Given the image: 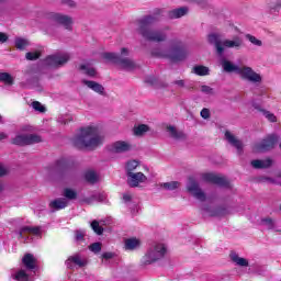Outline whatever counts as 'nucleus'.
<instances>
[{
	"mask_svg": "<svg viewBox=\"0 0 281 281\" xmlns=\"http://www.w3.org/2000/svg\"><path fill=\"white\" fill-rule=\"evenodd\" d=\"M86 203H91V199H87V200H86Z\"/></svg>",
	"mask_w": 281,
	"mask_h": 281,
	"instance_id": "61",
	"label": "nucleus"
},
{
	"mask_svg": "<svg viewBox=\"0 0 281 281\" xmlns=\"http://www.w3.org/2000/svg\"><path fill=\"white\" fill-rule=\"evenodd\" d=\"M27 45H30V42H27V40L23 38V37H16L15 38V47L16 49H25L27 47Z\"/></svg>",
	"mask_w": 281,
	"mask_h": 281,
	"instance_id": "40",
	"label": "nucleus"
},
{
	"mask_svg": "<svg viewBox=\"0 0 281 281\" xmlns=\"http://www.w3.org/2000/svg\"><path fill=\"white\" fill-rule=\"evenodd\" d=\"M148 178L142 172H134L127 175V184L130 188H137L139 183L146 182Z\"/></svg>",
	"mask_w": 281,
	"mask_h": 281,
	"instance_id": "15",
	"label": "nucleus"
},
{
	"mask_svg": "<svg viewBox=\"0 0 281 281\" xmlns=\"http://www.w3.org/2000/svg\"><path fill=\"white\" fill-rule=\"evenodd\" d=\"M201 117H203V120H210V109L204 108L202 109V111L200 112Z\"/></svg>",
	"mask_w": 281,
	"mask_h": 281,
	"instance_id": "51",
	"label": "nucleus"
},
{
	"mask_svg": "<svg viewBox=\"0 0 281 281\" xmlns=\"http://www.w3.org/2000/svg\"><path fill=\"white\" fill-rule=\"evenodd\" d=\"M188 48L179 41L172 42L169 49L154 48L151 49V56L156 58H168L171 63H182L188 58Z\"/></svg>",
	"mask_w": 281,
	"mask_h": 281,
	"instance_id": "3",
	"label": "nucleus"
},
{
	"mask_svg": "<svg viewBox=\"0 0 281 281\" xmlns=\"http://www.w3.org/2000/svg\"><path fill=\"white\" fill-rule=\"evenodd\" d=\"M22 262L29 271H33V269H36V259L34 258V255L26 254L22 258Z\"/></svg>",
	"mask_w": 281,
	"mask_h": 281,
	"instance_id": "26",
	"label": "nucleus"
},
{
	"mask_svg": "<svg viewBox=\"0 0 281 281\" xmlns=\"http://www.w3.org/2000/svg\"><path fill=\"white\" fill-rule=\"evenodd\" d=\"M207 42L215 47L217 56L225 54V47H223V35L221 33H211L207 35Z\"/></svg>",
	"mask_w": 281,
	"mask_h": 281,
	"instance_id": "13",
	"label": "nucleus"
},
{
	"mask_svg": "<svg viewBox=\"0 0 281 281\" xmlns=\"http://www.w3.org/2000/svg\"><path fill=\"white\" fill-rule=\"evenodd\" d=\"M167 133H169L172 139H186V134L183 132L177 131V127L172 125L167 126Z\"/></svg>",
	"mask_w": 281,
	"mask_h": 281,
	"instance_id": "29",
	"label": "nucleus"
},
{
	"mask_svg": "<svg viewBox=\"0 0 281 281\" xmlns=\"http://www.w3.org/2000/svg\"><path fill=\"white\" fill-rule=\"evenodd\" d=\"M25 234H32L33 236H41V227H38V226H24L20 229V238H24V240L27 241V238L25 237Z\"/></svg>",
	"mask_w": 281,
	"mask_h": 281,
	"instance_id": "21",
	"label": "nucleus"
},
{
	"mask_svg": "<svg viewBox=\"0 0 281 281\" xmlns=\"http://www.w3.org/2000/svg\"><path fill=\"white\" fill-rule=\"evenodd\" d=\"M25 58L26 60H38V58H41V52H29Z\"/></svg>",
	"mask_w": 281,
	"mask_h": 281,
	"instance_id": "45",
	"label": "nucleus"
},
{
	"mask_svg": "<svg viewBox=\"0 0 281 281\" xmlns=\"http://www.w3.org/2000/svg\"><path fill=\"white\" fill-rule=\"evenodd\" d=\"M161 21V15L159 13L145 15L136 21L137 32L142 35L145 41L150 43H164L168 40L169 27L154 30L150 29L155 23Z\"/></svg>",
	"mask_w": 281,
	"mask_h": 281,
	"instance_id": "1",
	"label": "nucleus"
},
{
	"mask_svg": "<svg viewBox=\"0 0 281 281\" xmlns=\"http://www.w3.org/2000/svg\"><path fill=\"white\" fill-rule=\"evenodd\" d=\"M202 179L203 181H206V183H214L215 186H220V188H227L228 190H232V183L223 176L215 173H203Z\"/></svg>",
	"mask_w": 281,
	"mask_h": 281,
	"instance_id": "12",
	"label": "nucleus"
},
{
	"mask_svg": "<svg viewBox=\"0 0 281 281\" xmlns=\"http://www.w3.org/2000/svg\"><path fill=\"white\" fill-rule=\"evenodd\" d=\"M8 175V167L0 164V177H5Z\"/></svg>",
	"mask_w": 281,
	"mask_h": 281,
	"instance_id": "55",
	"label": "nucleus"
},
{
	"mask_svg": "<svg viewBox=\"0 0 281 281\" xmlns=\"http://www.w3.org/2000/svg\"><path fill=\"white\" fill-rule=\"evenodd\" d=\"M188 12H189L188 7H182V8H178L169 11L168 16L169 19H181V16H186Z\"/></svg>",
	"mask_w": 281,
	"mask_h": 281,
	"instance_id": "27",
	"label": "nucleus"
},
{
	"mask_svg": "<svg viewBox=\"0 0 281 281\" xmlns=\"http://www.w3.org/2000/svg\"><path fill=\"white\" fill-rule=\"evenodd\" d=\"M43 138L37 134H18L11 139L14 146H32L33 144H41Z\"/></svg>",
	"mask_w": 281,
	"mask_h": 281,
	"instance_id": "8",
	"label": "nucleus"
},
{
	"mask_svg": "<svg viewBox=\"0 0 281 281\" xmlns=\"http://www.w3.org/2000/svg\"><path fill=\"white\" fill-rule=\"evenodd\" d=\"M75 239H76L77 243H80V241L85 240V232L76 231L75 232Z\"/></svg>",
	"mask_w": 281,
	"mask_h": 281,
	"instance_id": "49",
	"label": "nucleus"
},
{
	"mask_svg": "<svg viewBox=\"0 0 281 281\" xmlns=\"http://www.w3.org/2000/svg\"><path fill=\"white\" fill-rule=\"evenodd\" d=\"M15 280L18 281H29L30 277L27 276V273L25 272V270H20L18 271V273L15 274Z\"/></svg>",
	"mask_w": 281,
	"mask_h": 281,
	"instance_id": "44",
	"label": "nucleus"
},
{
	"mask_svg": "<svg viewBox=\"0 0 281 281\" xmlns=\"http://www.w3.org/2000/svg\"><path fill=\"white\" fill-rule=\"evenodd\" d=\"M64 124H67V122H66V121H64Z\"/></svg>",
	"mask_w": 281,
	"mask_h": 281,
	"instance_id": "64",
	"label": "nucleus"
},
{
	"mask_svg": "<svg viewBox=\"0 0 281 281\" xmlns=\"http://www.w3.org/2000/svg\"><path fill=\"white\" fill-rule=\"evenodd\" d=\"M8 34L3 33V32H0V43H8Z\"/></svg>",
	"mask_w": 281,
	"mask_h": 281,
	"instance_id": "56",
	"label": "nucleus"
},
{
	"mask_svg": "<svg viewBox=\"0 0 281 281\" xmlns=\"http://www.w3.org/2000/svg\"><path fill=\"white\" fill-rule=\"evenodd\" d=\"M139 162L137 160H132L126 164V175L134 173L137 170Z\"/></svg>",
	"mask_w": 281,
	"mask_h": 281,
	"instance_id": "39",
	"label": "nucleus"
},
{
	"mask_svg": "<svg viewBox=\"0 0 281 281\" xmlns=\"http://www.w3.org/2000/svg\"><path fill=\"white\" fill-rule=\"evenodd\" d=\"M237 74L240 76L241 80H247L248 82H252V85H260V82H262V76L249 66L240 67Z\"/></svg>",
	"mask_w": 281,
	"mask_h": 281,
	"instance_id": "10",
	"label": "nucleus"
},
{
	"mask_svg": "<svg viewBox=\"0 0 281 281\" xmlns=\"http://www.w3.org/2000/svg\"><path fill=\"white\" fill-rule=\"evenodd\" d=\"M3 192V184L0 182V193Z\"/></svg>",
	"mask_w": 281,
	"mask_h": 281,
	"instance_id": "60",
	"label": "nucleus"
},
{
	"mask_svg": "<svg viewBox=\"0 0 281 281\" xmlns=\"http://www.w3.org/2000/svg\"><path fill=\"white\" fill-rule=\"evenodd\" d=\"M79 71H82V74L89 76V78H95V76H98V71H95V68L85 64L79 66Z\"/></svg>",
	"mask_w": 281,
	"mask_h": 281,
	"instance_id": "30",
	"label": "nucleus"
},
{
	"mask_svg": "<svg viewBox=\"0 0 281 281\" xmlns=\"http://www.w3.org/2000/svg\"><path fill=\"white\" fill-rule=\"evenodd\" d=\"M85 179L88 183H98V173H95L93 170H88L85 173Z\"/></svg>",
	"mask_w": 281,
	"mask_h": 281,
	"instance_id": "35",
	"label": "nucleus"
},
{
	"mask_svg": "<svg viewBox=\"0 0 281 281\" xmlns=\"http://www.w3.org/2000/svg\"><path fill=\"white\" fill-rule=\"evenodd\" d=\"M209 214L210 216H227L229 214H234V212H232V207L217 206L215 209H210Z\"/></svg>",
	"mask_w": 281,
	"mask_h": 281,
	"instance_id": "23",
	"label": "nucleus"
},
{
	"mask_svg": "<svg viewBox=\"0 0 281 281\" xmlns=\"http://www.w3.org/2000/svg\"><path fill=\"white\" fill-rule=\"evenodd\" d=\"M63 5H67L68 8H76V2L74 0H61Z\"/></svg>",
	"mask_w": 281,
	"mask_h": 281,
	"instance_id": "53",
	"label": "nucleus"
},
{
	"mask_svg": "<svg viewBox=\"0 0 281 281\" xmlns=\"http://www.w3.org/2000/svg\"><path fill=\"white\" fill-rule=\"evenodd\" d=\"M280 142V136L276 134H270L268 135L261 143L256 144L254 146V151L255 153H267V150H271L272 148L276 147V144Z\"/></svg>",
	"mask_w": 281,
	"mask_h": 281,
	"instance_id": "9",
	"label": "nucleus"
},
{
	"mask_svg": "<svg viewBox=\"0 0 281 281\" xmlns=\"http://www.w3.org/2000/svg\"><path fill=\"white\" fill-rule=\"evenodd\" d=\"M3 139H8V134L1 132L0 133V142H3Z\"/></svg>",
	"mask_w": 281,
	"mask_h": 281,
	"instance_id": "58",
	"label": "nucleus"
},
{
	"mask_svg": "<svg viewBox=\"0 0 281 281\" xmlns=\"http://www.w3.org/2000/svg\"><path fill=\"white\" fill-rule=\"evenodd\" d=\"M66 265L68 269H74V265L79 268L87 267V259L80 257V255H74L67 259Z\"/></svg>",
	"mask_w": 281,
	"mask_h": 281,
	"instance_id": "18",
	"label": "nucleus"
},
{
	"mask_svg": "<svg viewBox=\"0 0 281 281\" xmlns=\"http://www.w3.org/2000/svg\"><path fill=\"white\" fill-rule=\"evenodd\" d=\"M102 142H104V137L93 126L81 128L80 133L72 138V145L81 150H95L98 146H102Z\"/></svg>",
	"mask_w": 281,
	"mask_h": 281,
	"instance_id": "2",
	"label": "nucleus"
},
{
	"mask_svg": "<svg viewBox=\"0 0 281 281\" xmlns=\"http://www.w3.org/2000/svg\"><path fill=\"white\" fill-rule=\"evenodd\" d=\"M67 166H68L67 159L61 158V159L57 160V168L65 169V168H67Z\"/></svg>",
	"mask_w": 281,
	"mask_h": 281,
	"instance_id": "52",
	"label": "nucleus"
},
{
	"mask_svg": "<svg viewBox=\"0 0 281 281\" xmlns=\"http://www.w3.org/2000/svg\"><path fill=\"white\" fill-rule=\"evenodd\" d=\"M150 128L146 124H140L136 127H134V135L142 136L144 133H148Z\"/></svg>",
	"mask_w": 281,
	"mask_h": 281,
	"instance_id": "37",
	"label": "nucleus"
},
{
	"mask_svg": "<svg viewBox=\"0 0 281 281\" xmlns=\"http://www.w3.org/2000/svg\"><path fill=\"white\" fill-rule=\"evenodd\" d=\"M195 76H210V68L207 66L198 65L193 67Z\"/></svg>",
	"mask_w": 281,
	"mask_h": 281,
	"instance_id": "32",
	"label": "nucleus"
},
{
	"mask_svg": "<svg viewBox=\"0 0 281 281\" xmlns=\"http://www.w3.org/2000/svg\"><path fill=\"white\" fill-rule=\"evenodd\" d=\"M250 166H252V168H255V170H265L267 168H271V166H273V160L268 158V159H255L251 160Z\"/></svg>",
	"mask_w": 281,
	"mask_h": 281,
	"instance_id": "20",
	"label": "nucleus"
},
{
	"mask_svg": "<svg viewBox=\"0 0 281 281\" xmlns=\"http://www.w3.org/2000/svg\"><path fill=\"white\" fill-rule=\"evenodd\" d=\"M63 196H65V199L68 201H76V199H78V192H76L74 189L66 188L64 189Z\"/></svg>",
	"mask_w": 281,
	"mask_h": 281,
	"instance_id": "33",
	"label": "nucleus"
},
{
	"mask_svg": "<svg viewBox=\"0 0 281 281\" xmlns=\"http://www.w3.org/2000/svg\"><path fill=\"white\" fill-rule=\"evenodd\" d=\"M113 256H115V254H113V252H104V254L102 255V258H103L104 260H111V259L113 258Z\"/></svg>",
	"mask_w": 281,
	"mask_h": 281,
	"instance_id": "57",
	"label": "nucleus"
},
{
	"mask_svg": "<svg viewBox=\"0 0 281 281\" xmlns=\"http://www.w3.org/2000/svg\"><path fill=\"white\" fill-rule=\"evenodd\" d=\"M262 181H268V183H276V180L269 177L263 178Z\"/></svg>",
	"mask_w": 281,
	"mask_h": 281,
	"instance_id": "59",
	"label": "nucleus"
},
{
	"mask_svg": "<svg viewBox=\"0 0 281 281\" xmlns=\"http://www.w3.org/2000/svg\"><path fill=\"white\" fill-rule=\"evenodd\" d=\"M128 56V48H122L121 55L116 53H103L102 58L108 60V63H113L114 65H119L122 69H134L135 63L132 61L131 58L124 57Z\"/></svg>",
	"mask_w": 281,
	"mask_h": 281,
	"instance_id": "4",
	"label": "nucleus"
},
{
	"mask_svg": "<svg viewBox=\"0 0 281 281\" xmlns=\"http://www.w3.org/2000/svg\"><path fill=\"white\" fill-rule=\"evenodd\" d=\"M140 245H142V241L136 237L125 239V249H127L128 251L139 249Z\"/></svg>",
	"mask_w": 281,
	"mask_h": 281,
	"instance_id": "28",
	"label": "nucleus"
},
{
	"mask_svg": "<svg viewBox=\"0 0 281 281\" xmlns=\"http://www.w3.org/2000/svg\"><path fill=\"white\" fill-rule=\"evenodd\" d=\"M225 138L231 146L237 149L238 155H243V142L240 139L236 138L231 132H225Z\"/></svg>",
	"mask_w": 281,
	"mask_h": 281,
	"instance_id": "19",
	"label": "nucleus"
},
{
	"mask_svg": "<svg viewBox=\"0 0 281 281\" xmlns=\"http://www.w3.org/2000/svg\"><path fill=\"white\" fill-rule=\"evenodd\" d=\"M131 150H133L131 142L116 140L110 145V153H113L114 155H122Z\"/></svg>",
	"mask_w": 281,
	"mask_h": 281,
	"instance_id": "14",
	"label": "nucleus"
},
{
	"mask_svg": "<svg viewBox=\"0 0 281 281\" xmlns=\"http://www.w3.org/2000/svg\"><path fill=\"white\" fill-rule=\"evenodd\" d=\"M220 64L222 66L223 71H225L226 74H238L240 71V67L238 65H235L225 57H222L220 59Z\"/></svg>",
	"mask_w": 281,
	"mask_h": 281,
	"instance_id": "17",
	"label": "nucleus"
},
{
	"mask_svg": "<svg viewBox=\"0 0 281 281\" xmlns=\"http://www.w3.org/2000/svg\"><path fill=\"white\" fill-rule=\"evenodd\" d=\"M91 199H95V195H93Z\"/></svg>",
	"mask_w": 281,
	"mask_h": 281,
	"instance_id": "63",
	"label": "nucleus"
},
{
	"mask_svg": "<svg viewBox=\"0 0 281 281\" xmlns=\"http://www.w3.org/2000/svg\"><path fill=\"white\" fill-rule=\"evenodd\" d=\"M166 256V246L164 244H155L149 247L145 256L143 257V263L153 265L157 260H161Z\"/></svg>",
	"mask_w": 281,
	"mask_h": 281,
	"instance_id": "5",
	"label": "nucleus"
},
{
	"mask_svg": "<svg viewBox=\"0 0 281 281\" xmlns=\"http://www.w3.org/2000/svg\"><path fill=\"white\" fill-rule=\"evenodd\" d=\"M2 120H3V116L0 115V122H2Z\"/></svg>",
	"mask_w": 281,
	"mask_h": 281,
	"instance_id": "62",
	"label": "nucleus"
},
{
	"mask_svg": "<svg viewBox=\"0 0 281 281\" xmlns=\"http://www.w3.org/2000/svg\"><path fill=\"white\" fill-rule=\"evenodd\" d=\"M187 190L198 201L203 202V201H205V199H207V196L205 195V192H203V189H201L199 181H196V179H194V177H189L188 182H187Z\"/></svg>",
	"mask_w": 281,
	"mask_h": 281,
	"instance_id": "11",
	"label": "nucleus"
},
{
	"mask_svg": "<svg viewBox=\"0 0 281 281\" xmlns=\"http://www.w3.org/2000/svg\"><path fill=\"white\" fill-rule=\"evenodd\" d=\"M245 37L247 41H249V43H251V45H255V47H262V41L258 40L256 36L246 34Z\"/></svg>",
	"mask_w": 281,
	"mask_h": 281,
	"instance_id": "42",
	"label": "nucleus"
},
{
	"mask_svg": "<svg viewBox=\"0 0 281 281\" xmlns=\"http://www.w3.org/2000/svg\"><path fill=\"white\" fill-rule=\"evenodd\" d=\"M202 93H205V95H214V88L210 86H201Z\"/></svg>",
	"mask_w": 281,
	"mask_h": 281,
	"instance_id": "48",
	"label": "nucleus"
},
{
	"mask_svg": "<svg viewBox=\"0 0 281 281\" xmlns=\"http://www.w3.org/2000/svg\"><path fill=\"white\" fill-rule=\"evenodd\" d=\"M267 10L269 14L278 16L281 12V0H271L267 3Z\"/></svg>",
	"mask_w": 281,
	"mask_h": 281,
	"instance_id": "24",
	"label": "nucleus"
},
{
	"mask_svg": "<svg viewBox=\"0 0 281 281\" xmlns=\"http://www.w3.org/2000/svg\"><path fill=\"white\" fill-rule=\"evenodd\" d=\"M91 228L93 229L94 234H98V236H102V234L104 233V228L102 226H100V222L99 221H93L91 223Z\"/></svg>",
	"mask_w": 281,
	"mask_h": 281,
	"instance_id": "41",
	"label": "nucleus"
},
{
	"mask_svg": "<svg viewBox=\"0 0 281 281\" xmlns=\"http://www.w3.org/2000/svg\"><path fill=\"white\" fill-rule=\"evenodd\" d=\"M231 260H233L238 267H249V261L239 257L236 252H231Z\"/></svg>",
	"mask_w": 281,
	"mask_h": 281,
	"instance_id": "31",
	"label": "nucleus"
},
{
	"mask_svg": "<svg viewBox=\"0 0 281 281\" xmlns=\"http://www.w3.org/2000/svg\"><path fill=\"white\" fill-rule=\"evenodd\" d=\"M82 83L86 85L88 89L94 91V93H99V95H104V86L100 85L99 82L83 79Z\"/></svg>",
	"mask_w": 281,
	"mask_h": 281,
	"instance_id": "22",
	"label": "nucleus"
},
{
	"mask_svg": "<svg viewBox=\"0 0 281 281\" xmlns=\"http://www.w3.org/2000/svg\"><path fill=\"white\" fill-rule=\"evenodd\" d=\"M180 187H181V182H179V181L160 183V188H164V190H169V191L178 190V188H180Z\"/></svg>",
	"mask_w": 281,
	"mask_h": 281,
	"instance_id": "34",
	"label": "nucleus"
},
{
	"mask_svg": "<svg viewBox=\"0 0 281 281\" xmlns=\"http://www.w3.org/2000/svg\"><path fill=\"white\" fill-rule=\"evenodd\" d=\"M68 205H69V201H67V199L65 198L55 199L49 203L50 210H56V211L65 210V207H67Z\"/></svg>",
	"mask_w": 281,
	"mask_h": 281,
	"instance_id": "25",
	"label": "nucleus"
},
{
	"mask_svg": "<svg viewBox=\"0 0 281 281\" xmlns=\"http://www.w3.org/2000/svg\"><path fill=\"white\" fill-rule=\"evenodd\" d=\"M89 249L93 254H100V251H102V244L93 243L92 245L89 246Z\"/></svg>",
	"mask_w": 281,
	"mask_h": 281,
	"instance_id": "47",
	"label": "nucleus"
},
{
	"mask_svg": "<svg viewBox=\"0 0 281 281\" xmlns=\"http://www.w3.org/2000/svg\"><path fill=\"white\" fill-rule=\"evenodd\" d=\"M223 47L225 49H243L245 42L241 40L240 36H235L232 40H223Z\"/></svg>",
	"mask_w": 281,
	"mask_h": 281,
	"instance_id": "16",
	"label": "nucleus"
},
{
	"mask_svg": "<svg viewBox=\"0 0 281 281\" xmlns=\"http://www.w3.org/2000/svg\"><path fill=\"white\" fill-rule=\"evenodd\" d=\"M71 57L67 53H56L53 55L47 56L43 60L44 67H49L52 69H58L60 67H64V65H67L69 63V59Z\"/></svg>",
	"mask_w": 281,
	"mask_h": 281,
	"instance_id": "6",
	"label": "nucleus"
},
{
	"mask_svg": "<svg viewBox=\"0 0 281 281\" xmlns=\"http://www.w3.org/2000/svg\"><path fill=\"white\" fill-rule=\"evenodd\" d=\"M0 82H4V85L12 86L14 83V79H12V75L8 72L0 74Z\"/></svg>",
	"mask_w": 281,
	"mask_h": 281,
	"instance_id": "38",
	"label": "nucleus"
},
{
	"mask_svg": "<svg viewBox=\"0 0 281 281\" xmlns=\"http://www.w3.org/2000/svg\"><path fill=\"white\" fill-rule=\"evenodd\" d=\"M32 108L34 111H38L40 113H45L46 111L45 106L38 101L32 102Z\"/></svg>",
	"mask_w": 281,
	"mask_h": 281,
	"instance_id": "46",
	"label": "nucleus"
},
{
	"mask_svg": "<svg viewBox=\"0 0 281 281\" xmlns=\"http://www.w3.org/2000/svg\"><path fill=\"white\" fill-rule=\"evenodd\" d=\"M46 19L47 21H50V23L61 25L63 27H65V30H68V32H71V30H74V18H71L70 15L49 12L46 14Z\"/></svg>",
	"mask_w": 281,
	"mask_h": 281,
	"instance_id": "7",
	"label": "nucleus"
},
{
	"mask_svg": "<svg viewBox=\"0 0 281 281\" xmlns=\"http://www.w3.org/2000/svg\"><path fill=\"white\" fill-rule=\"evenodd\" d=\"M171 85H176L179 89H186V80L183 79L173 80Z\"/></svg>",
	"mask_w": 281,
	"mask_h": 281,
	"instance_id": "50",
	"label": "nucleus"
},
{
	"mask_svg": "<svg viewBox=\"0 0 281 281\" xmlns=\"http://www.w3.org/2000/svg\"><path fill=\"white\" fill-rule=\"evenodd\" d=\"M261 225L266 229H276V221L271 217H266L261 220Z\"/></svg>",
	"mask_w": 281,
	"mask_h": 281,
	"instance_id": "36",
	"label": "nucleus"
},
{
	"mask_svg": "<svg viewBox=\"0 0 281 281\" xmlns=\"http://www.w3.org/2000/svg\"><path fill=\"white\" fill-rule=\"evenodd\" d=\"M123 201L124 203H131V201H133V195H131V193H124Z\"/></svg>",
	"mask_w": 281,
	"mask_h": 281,
	"instance_id": "54",
	"label": "nucleus"
},
{
	"mask_svg": "<svg viewBox=\"0 0 281 281\" xmlns=\"http://www.w3.org/2000/svg\"><path fill=\"white\" fill-rule=\"evenodd\" d=\"M261 113L268 122H278V117H276V114H273L267 110H261Z\"/></svg>",
	"mask_w": 281,
	"mask_h": 281,
	"instance_id": "43",
	"label": "nucleus"
}]
</instances>
